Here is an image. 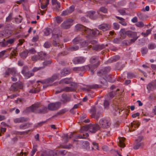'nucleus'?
Instances as JSON below:
<instances>
[{"label":"nucleus","instance_id":"obj_1","mask_svg":"<svg viewBox=\"0 0 156 156\" xmlns=\"http://www.w3.org/2000/svg\"><path fill=\"white\" fill-rule=\"evenodd\" d=\"M100 129V127L98 124H90L82 127L80 132V133H83L84 131H87L89 130L90 132L95 133L97 131Z\"/></svg>","mask_w":156,"mask_h":156},{"label":"nucleus","instance_id":"obj_2","mask_svg":"<svg viewBox=\"0 0 156 156\" xmlns=\"http://www.w3.org/2000/svg\"><path fill=\"white\" fill-rule=\"evenodd\" d=\"M84 33L86 35V37L88 38H90L92 36H97L100 34V31L96 29L91 30L87 28L85 29Z\"/></svg>","mask_w":156,"mask_h":156},{"label":"nucleus","instance_id":"obj_3","mask_svg":"<svg viewBox=\"0 0 156 156\" xmlns=\"http://www.w3.org/2000/svg\"><path fill=\"white\" fill-rule=\"evenodd\" d=\"M96 108L94 106L91 107L90 110V116L91 118L95 119L96 120H98L101 115V113L99 112H98L96 113Z\"/></svg>","mask_w":156,"mask_h":156},{"label":"nucleus","instance_id":"obj_4","mask_svg":"<svg viewBox=\"0 0 156 156\" xmlns=\"http://www.w3.org/2000/svg\"><path fill=\"white\" fill-rule=\"evenodd\" d=\"M100 129L101 128H108L110 124V120L108 119H101L99 122Z\"/></svg>","mask_w":156,"mask_h":156},{"label":"nucleus","instance_id":"obj_5","mask_svg":"<svg viewBox=\"0 0 156 156\" xmlns=\"http://www.w3.org/2000/svg\"><path fill=\"white\" fill-rule=\"evenodd\" d=\"M61 103L60 102L51 103L48 105V109L51 111L56 110L61 107Z\"/></svg>","mask_w":156,"mask_h":156},{"label":"nucleus","instance_id":"obj_6","mask_svg":"<svg viewBox=\"0 0 156 156\" xmlns=\"http://www.w3.org/2000/svg\"><path fill=\"white\" fill-rule=\"evenodd\" d=\"M73 21V20L71 19H68L64 21L61 25V27L63 29H67L70 28L71 26L72 23Z\"/></svg>","mask_w":156,"mask_h":156},{"label":"nucleus","instance_id":"obj_7","mask_svg":"<svg viewBox=\"0 0 156 156\" xmlns=\"http://www.w3.org/2000/svg\"><path fill=\"white\" fill-rule=\"evenodd\" d=\"M62 34V31L60 30L59 28H55L52 31V37L55 39H57L61 36Z\"/></svg>","mask_w":156,"mask_h":156},{"label":"nucleus","instance_id":"obj_8","mask_svg":"<svg viewBox=\"0 0 156 156\" xmlns=\"http://www.w3.org/2000/svg\"><path fill=\"white\" fill-rule=\"evenodd\" d=\"M90 66H85L81 67H74L73 68V70L76 72L85 71L86 70L90 69Z\"/></svg>","mask_w":156,"mask_h":156},{"label":"nucleus","instance_id":"obj_9","mask_svg":"<svg viewBox=\"0 0 156 156\" xmlns=\"http://www.w3.org/2000/svg\"><path fill=\"white\" fill-rule=\"evenodd\" d=\"M85 58L83 57H77L73 60V62L75 64H82L85 61Z\"/></svg>","mask_w":156,"mask_h":156},{"label":"nucleus","instance_id":"obj_10","mask_svg":"<svg viewBox=\"0 0 156 156\" xmlns=\"http://www.w3.org/2000/svg\"><path fill=\"white\" fill-rule=\"evenodd\" d=\"M111 69L110 67L108 66L103 68L100 69L98 73L97 74L98 76H101L105 75L107 73L109 72Z\"/></svg>","mask_w":156,"mask_h":156},{"label":"nucleus","instance_id":"obj_11","mask_svg":"<svg viewBox=\"0 0 156 156\" xmlns=\"http://www.w3.org/2000/svg\"><path fill=\"white\" fill-rule=\"evenodd\" d=\"M41 105L40 104L36 103L34 105H32L31 106L26 108L25 110L26 112H28L30 110L34 112V111L37 109L41 107Z\"/></svg>","mask_w":156,"mask_h":156},{"label":"nucleus","instance_id":"obj_12","mask_svg":"<svg viewBox=\"0 0 156 156\" xmlns=\"http://www.w3.org/2000/svg\"><path fill=\"white\" fill-rule=\"evenodd\" d=\"M111 27V26L107 23H103L98 26V29L105 31L109 30Z\"/></svg>","mask_w":156,"mask_h":156},{"label":"nucleus","instance_id":"obj_13","mask_svg":"<svg viewBox=\"0 0 156 156\" xmlns=\"http://www.w3.org/2000/svg\"><path fill=\"white\" fill-rule=\"evenodd\" d=\"M40 60L44 61L46 60L48 57V54L45 52L41 51L37 53Z\"/></svg>","mask_w":156,"mask_h":156},{"label":"nucleus","instance_id":"obj_14","mask_svg":"<svg viewBox=\"0 0 156 156\" xmlns=\"http://www.w3.org/2000/svg\"><path fill=\"white\" fill-rule=\"evenodd\" d=\"M57 78V75L56 74H54L51 77L45 79L46 84H49L52 83Z\"/></svg>","mask_w":156,"mask_h":156},{"label":"nucleus","instance_id":"obj_15","mask_svg":"<svg viewBox=\"0 0 156 156\" xmlns=\"http://www.w3.org/2000/svg\"><path fill=\"white\" fill-rule=\"evenodd\" d=\"M28 120L29 119L27 118L22 117L15 119L13 121L15 123H17L27 122Z\"/></svg>","mask_w":156,"mask_h":156},{"label":"nucleus","instance_id":"obj_16","mask_svg":"<svg viewBox=\"0 0 156 156\" xmlns=\"http://www.w3.org/2000/svg\"><path fill=\"white\" fill-rule=\"evenodd\" d=\"M100 62L99 61H98L96 64H95L94 65H90L89 64L88 65H87V66H90V67L89 69L86 70V71H87V70H90V71L91 72V75H93L94 74V69L97 68L98 66L100 65Z\"/></svg>","mask_w":156,"mask_h":156},{"label":"nucleus","instance_id":"obj_17","mask_svg":"<svg viewBox=\"0 0 156 156\" xmlns=\"http://www.w3.org/2000/svg\"><path fill=\"white\" fill-rule=\"evenodd\" d=\"M95 12L94 11H90L87 12V16L92 20H96L98 17L95 15Z\"/></svg>","mask_w":156,"mask_h":156},{"label":"nucleus","instance_id":"obj_18","mask_svg":"<svg viewBox=\"0 0 156 156\" xmlns=\"http://www.w3.org/2000/svg\"><path fill=\"white\" fill-rule=\"evenodd\" d=\"M19 87V83H14L11 86L9 90L10 91L15 92L18 90Z\"/></svg>","mask_w":156,"mask_h":156},{"label":"nucleus","instance_id":"obj_19","mask_svg":"<svg viewBox=\"0 0 156 156\" xmlns=\"http://www.w3.org/2000/svg\"><path fill=\"white\" fill-rule=\"evenodd\" d=\"M48 112V109L46 107L43 106L41 109H37V113L41 114H44Z\"/></svg>","mask_w":156,"mask_h":156},{"label":"nucleus","instance_id":"obj_20","mask_svg":"<svg viewBox=\"0 0 156 156\" xmlns=\"http://www.w3.org/2000/svg\"><path fill=\"white\" fill-rule=\"evenodd\" d=\"M105 48V46L103 44H97L94 45L93 49L96 51H98L103 49Z\"/></svg>","mask_w":156,"mask_h":156},{"label":"nucleus","instance_id":"obj_21","mask_svg":"<svg viewBox=\"0 0 156 156\" xmlns=\"http://www.w3.org/2000/svg\"><path fill=\"white\" fill-rule=\"evenodd\" d=\"M82 39L79 36H77L72 41L73 43L74 44H80L82 42Z\"/></svg>","mask_w":156,"mask_h":156},{"label":"nucleus","instance_id":"obj_22","mask_svg":"<svg viewBox=\"0 0 156 156\" xmlns=\"http://www.w3.org/2000/svg\"><path fill=\"white\" fill-rule=\"evenodd\" d=\"M120 58V57L118 55L113 57L109 58L107 62L108 63H111L116 62Z\"/></svg>","mask_w":156,"mask_h":156},{"label":"nucleus","instance_id":"obj_23","mask_svg":"<svg viewBox=\"0 0 156 156\" xmlns=\"http://www.w3.org/2000/svg\"><path fill=\"white\" fill-rule=\"evenodd\" d=\"M62 99L61 101L63 103H66L69 102L70 100V98L67 96L66 94H63L62 96Z\"/></svg>","mask_w":156,"mask_h":156},{"label":"nucleus","instance_id":"obj_24","mask_svg":"<svg viewBox=\"0 0 156 156\" xmlns=\"http://www.w3.org/2000/svg\"><path fill=\"white\" fill-rule=\"evenodd\" d=\"M126 31L124 29H121L119 32L120 37L122 39L125 38L126 36Z\"/></svg>","mask_w":156,"mask_h":156},{"label":"nucleus","instance_id":"obj_25","mask_svg":"<svg viewBox=\"0 0 156 156\" xmlns=\"http://www.w3.org/2000/svg\"><path fill=\"white\" fill-rule=\"evenodd\" d=\"M31 124L29 122H27L25 124H21L19 127L20 129H24L29 127Z\"/></svg>","mask_w":156,"mask_h":156},{"label":"nucleus","instance_id":"obj_26","mask_svg":"<svg viewBox=\"0 0 156 156\" xmlns=\"http://www.w3.org/2000/svg\"><path fill=\"white\" fill-rule=\"evenodd\" d=\"M97 41L95 40H93L90 41V42L88 44H87V42L86 41L83 42L82 43L83 44H84L85 45L87 46L89 48H92V45L91 44H96Z\"/></svg>","mask_w":156,"mask_h":156},{"label":"nucleus","instance_id":"obj_27","mask_svg":"<svg viewBox=\"0 0 156 156\" xmlns=\"http://www.w3.org/2000/svg\"><path fill=\"white\" fill-rule=\"evenodd\" d=\"M28 53V51L26 50L21 53L20 54V56L22 58L24 59L27 56Z\"/></svg>","mask_w":156,"mask_h":156},{"label":"nucleus","instance_id":"obj_28","mask_svg":"<svg viewBox=\"0 0 156 156\" xmlns=\"http://www.w3.org/2000/svg\"><path fill=\"white\" fill-rule=\"evenodd\" d=\"M125 140V138L123 137H122L119 139L118 145L120 147L123 148L125 147V144L124 143Z\"/></svg>","mask_w":156,"mask_h":156},{"label":"nucleus","instance_id":"obj_29","mask_svg":"<svg viewBox=\"0 0 156 156\" xmlns=\"http://www.w3.org/2000/svg\"><path fill=\"white\" fill-rule=\"evenodd\" d=\"M144 146L143 143L136 142V145L133 147V149L135 150L138 149L140 147L142 148Z\"/></svg>","mask_w":156,"mask_h":156},{"label":"nucleus","instance_id":"obj_30","mask_svg":"<svg viewBox=\"0 0 156 156\" xmlns=\"http://www.w3.org/2000/svg\"><path fill=\"white\" fill-rule=\"evenodd\" d=\"M99 60V57L97 56H94L92 57L90 59V61L91 63L93 64L95 63L96 61H100Z\"/></svg>","mask_w":156,"mask_h":156},{"label":"nucleus","instance_id":"obj_31","mask_svg":"<svg viewBox=\"0 0 156 156\" xmlns=\"http://www.w3.org/2000/svg\"><path fill=\"white\" fill-rule=\"evenodd\" d=\"M8 70L10 72V73L13 76H16L18 75L17 73V71L15 68H8Z\"/></svg>","mask_w":156,"mask_h":156},{"label":"nucleus","instance_id":"obj_32","mask_svg":"<svg viewBox=\"0 0 156 156\" xmlns=\"http://www.w3.org/2000/svg\"><path fill=\"white\" fill-rule=\"evenodd\" d=\"M147 89L149 93L150 91H152L156 88L151 82L148 84L147 87Z\"/></svg>","mask_w":156,"mask_h":156},{"label":"nucleus","instance_id":"obj_33","mask_svg":"<svg viewBox=\"0 0 156 156\" xmlns=\"http://www.w3.org/2000/svg\"><path fill=\"white\" fill-rule=\"evenodd\" d=\"M140 124V123H139V122L134 121L133 122L131 123V128L134 127V128H137L139 126Z\"/></svg>","mask_w":156,"mask_h":156},{"label":"nucleus","instance_id":"obj_34","mask_svg":"<svg viewBox=\"0 0 156 156\" xmlns=\"http://www.w3.org/2000/svg\"><path fill=\"white\" fill-rule=\"evenodd\" d=\"M76 28L77 31H81L86 29L87 28H85L83 25L79 24H77L76 26Z\"/></svg>","mask_w":156,"mask_h":156},{"label":"nucleus","instance_id":"obj_35","mask_svg":"<svg viewBox=\"0 0 156 156\" xmlns=\"http://www.w3.org/2000/svg\"><path fill=\"white\" fill-rule=\"evenodd\" d=\"M52 62V61L51 60L45 61L42 63L43 66L42 67H44V68L46 66H49L51 64Z\"/></svg>","mask_w":156,"mask_h":156},{"label":"nucleus","instance_id":"obj_36","mask_svg":"<svg viewBox=\"0 0 156 156\" xmlns=\"http://www.w3.org/2000/svg\"><path fill=\"white\" fill-rule=\"evenodd\" d=\"M73 81L72 79L71 78H66L64 80H61V83H64L66 84H68L70 83Z\"/></svg>","mask_w":156,"mask_h":156},{"label":"nucleus","instance_id":"obj_37","mask_svg":"<svg viewBox=\"0 0 156 156\" xmlns=\"http://www.w3.org/2000/svg\"><path fill=\"white\" fill-rule=\"evenodd\" d=\"M79 49V46L78 45L71 46L68 48V50L71 51H74L78 50Z\"/></svg>","mask_w":156,"mask_h":156},{"label":"nucleus","instance_id":"obj_38","mask_svg":"<svg viewBox=\"0 0 156 156\" xmlns=\"http://www.w3.org/2000/svg\"><path fill=\"white\" fill-rule=\"evenodd\" d=\"M102 86L101 85L95 84L93 85L89 86H88V88L89 89H95L96 88H100Z\"/></svg>","mask_w":156,"mask_h":156},{"label":"nucleus","instance_id":"obj_39","mask_svg":"<svg viewBox=\"0 0 156 156\" xmlns=\"http://www.w3.org/2000/svg\"><path fill=\"white\" fill-rule=\"evenodd\" d=\"M119 90V89H118L116 91H112L110 92L109 93V97L111 98H113L115 95L117 94V91H118Z\"/></svg>","mask_w":156,"mask_h":156},{"label":"nucleus","instance_id":"obj_40","mask_svg":"<svg viewBox=\"0 0 156 156\" xmlns=\"http://www.w3.org/2000/svg\"><path fill=\"white\" fill-rule=\"evenodd\" d=\"M34 73L28 71L24 74V76L27 78H28L34 75Z\"/></svg>","mask_w":156,"mask_h":156},{"label":"nucleus","instance_id":"obj_41","mask_svg":"<svg viewBox=\"0 0 156 156\" xmlns=\"http://www.w3.org/2000/svg\"><path fill=\"white\" fill-rule=\"evenodd\" d=\"M70 73L69 70L67 68L64 69L61 72V74L63 76H66Z\"/></svg>","mask_w":156,"mask_h":156},{"label":"nucleus","instance_id":"obj_42","mask_svg":"<svg viewBox=\"0 0 156 156\" xmlns=\"http://www.w3.org/2000/svg\"><path fill=\"white\" fill-rule=\"evenodd\" d=\"M15 41L14 38L9 39L6 41L7 46H9L10 45L13 43Z\"/></svg>","mask_w":156,"mask_h":156},{"label":"nucleus","instance_id":"obj_43","mask_svg":"<svg viewBox=\"0 0 156 156\" xmlns=\"http://www.w3.org/2000/svg\"><path fill=\"white\" fill-rule=\"evenodd\" d=\"M31 59L34 62H36L38 60H40L37 54V55H35L32 56Z\"/></svg>","mask_w":156,"mask_h":156},{"label":"nucleus","instance_id":"obj_44","mask_svg":"<svg viewBox=\"0 0 156 156\" xmlns=\"http://www.w3.org/2000/svg\"><path fill=\"white\" fill-rule=\"evenodd\" d=\"M73 90V89L72 87H66L62 89V91L66 92L72 91Z\"/></svg>","mask_w":156,"mask_h":156},{"label":"nucleus","instance_id":"obj_45","mask_svg":"<svg viewBox=\"0 0 156 156\" xmlns=\"http://www.w3.org/2000/svg\"><path fill=\"white\" fill-rule=\"evenodd\" d=\"M135 77V75L133 73L131 72H129L127 74V78L128 79H132L133 77Z\"/></svg>","mask_w":156,"mask_h":156},{"label":"nucleus","instance_id":"obj_46","mask_svg":"<svg viewBox=\"0 0 156 156\" xmlns=\"http://www.w3.org/2000/svg\"><path fill=\"white\" fill-rule=\"evenodd\" d=\"M52 152H48L45 151L43 152L40 155V156H51V153Z\"/></svg>","mask_w":156,"mask_h":156},{"label":"nucleus","instance_id":"obj_47","mask_svg":"<svg viewBox=\"0 0 156 156\" xmlns=\"http://www.w3.org/2000/svg\"><path fill=\"white\" fill-rule=\"evenodd\" d=\"M148 48L150 49H153L156 47V45L154 43H151L148 45Z\"/></svg>","mask_w":156,"mask_h":156},{"label":"nucleus","instance_id":"obj_48","mask_svg":"<svg viewBox=\"0 0 156 156\" xmlns=\"http://www.w3.org/2000/svg\"><path fill=\"white\" fill-rule=\"evenodd\" d=\"M66 112L65 109H62L57 113V114L54 115L53 117H56L58 115H60L65 113Z\"/></svg>","mask_w":156,"mask_h":156},{"label":"nucleus","instance_id":"obj_49","mask_svg":"<svg viewBox=\"0 0 156 156\" xmlns=\"http://www.w3.org/2000/svg\"><path fill=\"white\" fill-rule=\"evenodd\" d=\"M148 51L147 48L146 47H143L141 48V52L142 54L144 55L147 54Z\"/></svg>","mask_w":156,"mask_h":156},{"label":"nucleus","instance_id":"obj_50","mask_svg":"<svg viewBox=\"0 0 156 156\" xmlns=\"http://www.w3.org/2000/svg\"><path fill=\"white\" fill-rule=\"evenodd\" d=\"M73 147V146L71 144H69L68 145H65L61 146V148H66V149H70Z\"/></svg>","mask_w":156,"mask_h":156},{"label":"nucleus","instance_id":"obj_51","mask_svg":"<svg viewBox=\"0 0 156 156\" xmlns=\"http://www.w3.org/2000/svg\"><path fill=\"white\" fill-rule=\"evenodd\" d=\"M70 14L69 12L68 9L67 10L63 11L62 13L61 14V16H64L67 15H68L69 14Z\"/></svg>","mask_w":156,"mask_h":156},{"label":"nucleus","instance_id":"obj_52","mask_svg":"<svg viewBox=\"0 0 156 156\" xmlns=\"http://www.w3.org/2000/svg\"><path fill=\"white\" fill-rule=\"evenodd\" d=\"M113 27L115 30H117L119 28V25L118 23H114L113 24Z\"/></svg>","mask_w":156,"mask_h":156},{"label":"nucleus","instance_id":"obj_53","mask_svg":"<svg viewBox=\"0 0 156 156\" xmlns=\"http://www.w3.org/2000/svg\"><path fill=\"white\" fill-rule=\"evenodd\" d=\"M28 70V66H24L23 67V70L21 71L22 73L23 74V75L24 74H25V73L27 72V71Z\"/></svg>","mask_w":156,"mask_h":156},{"label":"nucleus","instance_id":"obj_54","mask_svg":"<svg viewBox=\"0 0 156 156\" xmlns=\"http://www.w3.org/2000/svg\"><path fill=\"white\" fill-rule=\"evenodd\" d=\"M4 41L0 42V45L2 47H5L7 46L6 42L5 41V39H3Z\"/></svg>","mask_w":156,"mask_h":156},{"label":"nucleus","instance_id":"obj_55","mask_svg":"<svg viewBox=\"0 0 156 156\" xmlns=\"http://www.w3.org/2000/svg\"><path fill=\"white\" fill-rule=\"evenodd\" d=\"M44 68V67H35L33 68L32 69V71L33 72H35L37 71L41 70V69H43Z\"/></svg>","mask_w":156,"mask_h":156},{"label":"nucleus","instance_id":"obj_56","mask_svg":"<svg viewBox=\"0 0 156 156\" xmlns=\"http://www.w3.org/2000/svg\"><path fill=\"white\" fill-rule=\"evenodd\" d=\"M68 54V52L66 50L64 51H62L60 53H59L58 55V56H64L65 55H66Z\"/></svg>","mask_w":156,"mask_h":156},{"label":"nucleus","instance_id":"obj_57","mask_svg":"<svg viewBox=\"0 0 156 156\" xmlns=\"http://www.w3.org/2000/svg\"><path fill=\"white\" fill-rule=\"evenodd\" d=\"M50 28H47L46 29L44 32V35L46 36H48L50 34Z\"/></svg>","mask_w":156,"mask_h":156},{"label":"nucleus","instance_id":"obj_58","mask_svg":"<svg viewBox=\"0 0 156 156\" xmlns=\"http://www.w3.org/2000/svg\"><path fill=\"white\" fill-rule=\"evenodd\" d=\"M136 25L137 27H143L144 25V23L142 22H138Z\"/></svg>","mask_w":156,"mask_h":156},{"label":"nucleus","instance_id":"obj_59","mask_svg":"<svg viewBox=\"0 0 156 156\" xmlns=\"http://www.w3.org/2000/svg\"><path fill=\"white\" fill-rule=\"evenodd\" d=\"M28 53L29 52L32 54H34L36 52V51L35 50L34 48H32L29 50Z\"/></svg>","mask_w":156,"mask_h":156},{"label":"nucleus","instance_id":"obj_60","mask_svg":"<svg viewBox=\"0 0 156 156\" xmlns=\"http://www.w3.org/2000/svg\"><path fill=\"white\" fill-rule=\"evenodd\" d=\"M109 102L106 100H105L104 102V106L105 108L108 107L109 105Z\"/></svg>","mask_w":156,"mask_h":156},{"label":"nucleus","instance_id":"obj_61","mask_svg":"<svg viewBox=\"0 0 156 156\" xmlns=\"http://www.w3.org/2000/svg\"><path fill=\"white\" fill-rule=\"evenodd\" d=\"M12 19V14L10 13L9 16L6 18V21L9 22Z\"/></svg>","mask_w":156,"mask_h":156},{"label":"nucleus","instance_id":"obj_62","mask_svg":"<svg viewBox=\"0 0 156 156\" xmlns=\"http://www.w3.org/2000/svg\"><path fill=\"white\" fill-rule=\"evenodd\" d=\"M17 48L16 47L15 48V49L12 51V55L13 56H16L17 55Z\"/></svg>","mask_w":156,"mask_h":156},{"label":"nucleus","instance_id":"obj_63","mask_svg":"<svg viewBox=\"0 0 156 156\" xmlns=\"http://www.w3.org/2000/svg\"><path fill=\"white\" fill-rule=\"evenodd\" d=\"M44 47L45 48H48L50 47L51 46V43L48 42H46L44 44Z\"/></svg>","mask_w":156,"mask_h":156},{"label":"nucleus","instance_id":"obj_64","mask_svg":"<svg viewBox=\"0 0 156 156\" xmlns=\"http://www.w3.org/2000/svg\"><path fill=\"white\" fill-rule=\"evenodd\" d=\"M137 16L141 20H144V18L143 14L141 12L137 13Z\"/></svg>","mask_w":156,"mask_h":156}]
</instances>
